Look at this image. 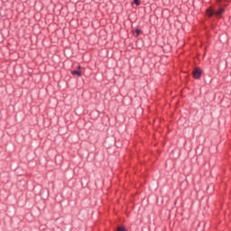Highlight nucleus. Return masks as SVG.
Masks as SVG:
<instances>
[{"mask_svg":"<svg viewBox=\"0 0 231 231\" xmlns=\"http://www.w3.org/2000/svg\"><path fill=\"white\" fill-rule=\"evenodd\" d=\"M223 14H225V9L220 8L217 11H214L212 9H208L207 10V15H208V17H212V15H216V17H221V15H223Z\"/></svg>","mask_w":231,"mask_h":231,"instance_id":"f257e3e1","label":"nucleus"},{"mask_svg":"<svg viewBox=\"0 0 231 231\" xmlns=\"http://www.w3.org/2000/svg\"><path fill=\"white\" fill-rule=\"evenodd\" d=\"M193 77L194 79H200L201 77V69L199 68H197L193 70Z\"/></svg>","mask_w":231,"mask_h":231,"instance_id":"f03ea898","label":"nucleus"},{"mask_svg":"<svg viewBox=\"0 0 231 231\" xmlns=\"http://www.w3.org/2000/svg\"><path fill=\"white\" fill-rule=\"evenodd\" d=\"M132 33H133V35H134V37H138V35H140V33H142V31L140 29L132 30Z\"/></svg>","mask_w":231,"mask_h":231,"instance_id":"7ed1b4c3","label":"nucleus"},{"mask_svg":"<svg viewBox=\"0 0 231 231\" xmlns=\"http://www.w3.org/2000/svg\"><path fill=\"white\" fill-rule=\"evenodd\" d=\"M71 73L73 75H77L78 77H82V72L80 70H72Z\"/></svg>","mask_w":231,"mask_h":231,"instance_id":"20e7f679","label":"nucleus"},{"mask_svg":"<svg viewBox=\"0 0 231 231\" xmlns=\"http://www.w3.org/2000/svg\"><path fill=\"white\" fill-rule=\"evenodd\" d=\"M117 231H127V230L125 229V226H119L117 227Z\"/></svg>","mask_w":231,"mask_h":231,"instance_id":"39448f33","label":"nucleus"},{"mask_svg":"<svg viewBox=\"0 0 231 231\" xmlns=\"http://www.w3.org/2000/svg\"><path fill=\"white\" fill-rule=\"evenodd\" d=\"M134 3L136 6H140V0H134Z\"/></svg>","mask_w":231,"mask_h":231,"instance_id":"423d86ee","label":"nucleus"},{"mask_svg":"<svg viewBox=\"0 0 231 231\" xmlns=\"http://www.w3.org/2000/svg\"><path fill=\"white\" fill-rule=\"evenodd\" d=\"M78 69H80V66H79Z\"/></svg>","mask_w":231,"mask_h":231,"instance_id":"0eeeda50","label":"nucleus"}]
</instances>
